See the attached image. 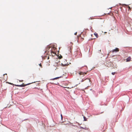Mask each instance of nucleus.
I'll return each mask as SVG.
<instances>
[{"instance_id":"1","label":"nucleus","mask_w":132,"mask_h":132,"mask_svg":"<svg viewBox=\"0 0 132 132\" xmlns=\"http://www.w3.org/2000/svg\"><path fill=\"white\" fill-rule=\"evenodd\" d=\"M55 49V48L54 47H53V48H51V50L50 51H48V52H50L51 53V55H52L53 56H54L56 54V53L54 51H53V49L54 50Z\"/></svg>"},{"instance_id":"2","label":"nucleus","mask_w":132,"mask_h":132,"mask_svg":"<svg viewBox=\"0 0 132 132\" xmlns=\"http://www.w3.org/2000/svg\"><path fill=\"white\" fill-rule=\"evenodd\" d=\"M33 83V82H32L31 83H28V84H26V85H24L23 84L21 85H15V86H18V87H24L27 85H30V84H31V83Z\"/></svg>"},{"instance_id":"3","label":"nucleus","mask_w":132,"mask_h":132,"mask_svg":"<svg viewBox=\"0 0 132 132\" xmlns=\"http://www.w3.org/2000/svg\"><path fill=\"white\" fill-rule=\"evenodd\" d=\"M84 81H85L87 83H89L90 82V80L89 78H86L84 80H83V79L81 81L82 82Z\"/></svg>"},{"instance_id":"4","label":"nucleus","mask_w":132,"mask_h":132,"mask_svg":"<svg viewBox=\"0 0 132 132\" xmlns=\"http://www.w3.org/2000/svg\"><path fill=\"white\" fill-rule=\"evenodd\" d=\"M3 78L5 80H6L7 79V74L6 73L5 74L3 75Z\"/></svg>"},{"instance_id":"5","label":"nucleus","mask_w":132,"mask_h":132,"mask_svg":"<svg viewBox=\"0 0 132 132\" xmlns=\"http://www.w3.org/2000/svg\"><path fill=\"white\" fill-rule=\"evenodd\" d=\"M119 50L118 48H116L115 49L113 50L112 51V52H118Z\"/></svg>"},{"instance_id":"6","label":"nucleus","mask_w":132,"mask_h":132,"mask_svg":"<svg viewBox=\"0 0 132 132\" xmlns=\"http://www.w3.org/2000/svg\"><path fill=\"white\" fill-rule=\"evenodd\" d=\"M87 72H79L78 73L80 75H85L87 74Z\"/></svg>"},{"instance_id":"7","label":"nucleus","mask_w":132,"mask_h":132,"mask_svg":"<svg viewBox=\"0 0 132 132\" xmlns=\"http://www.w3.org/2000/svg\"><path fill=\"white\" fill-rule=\"evenodd\" d=\"M131 59V57L130 56L129 57L126 59V62H128L130 61Z\"/></svg>"},{"instance_id":"8","label":"nucleus","mask_w":132,"mask_h":132,"mask_svg":"<svg viewBox=\"0 0 132 132\" xmlns=\"http://www.w3.org/2000/svg\"><path fill=\"white\" fill-rule=\"evenodd\" d=\"M94 35L97 38L98 37V34L96 33H94Z\"/></svg>"},{"instance_id":"9","label":"nucleus","mask_w":132,"mask_h":132,"mask_svg":"<svg viewBox=\"0 0 132 132\" xmlns=\"http://www.w3.org/2000/svg\"><path fill=\"white\" fill-rule=\"evenodd\" d=\"M59 78V77H56V78H54L53 79H51V80H54L55 79H57Z\"/></svg>"},{"instance_id":"10","label":"nucleus","mask_w":132,"mask_h":132,"mask_svg":"<svg viewBox=\"0 0 132 132\" xmlns=\"http://www.w3.org/2000/svg\"><path fill=\"white\" fill-rule=\"evenodd\" d=\"M72 47H70V53H71V51L72 50Z\"/></svg>"},{"instance_id":"11","label":"nucleus","mask_w":132,"mask_h":132,"mask_svg":"<svg viewBox=\"0 0 132 132\" xmlns=\"http://www.w3.org/2000/svg\"><path fill=\"white\" fill-rule=\"evenodd\" d=\"M84 121H86L87 120H86V118L84 116Z\"/></svg>"},{"instance_id":"12","label":"nucleus","mask_w":132,"mask_h":132,"mask_svg":"<svg viewBox=\"0 0 132 132\" xmlns=\"http://www.w3.org/2000/svg\"><path fill=\"white\" fill-rule=\"evenodd\" d=\"M112 75H114L115 74V72H112Z\"/></svg>"},{"instance_id":"13","label":"nucleus","mask_w":132,"mask_h":132,"mask_svg":"<svg viewBox=\"0 0 132 132\" xmlns=\"http://www.w3.org/2000/svg\"><path fill=\"white\" fill-rule=\"evenodd\" d=\"M93 19L92 18V17H90L89 19V20H91V19Z\"/></svg>"},{"instance_id":"14","label":"nucleus","mask_w":132,"mask_h":132,"mask_svg":"<svg viewBox=\"0 0 132 132\" xmlns=\"http://www.w3.org/2000/svg\"><path fill=\"white\" fill-rule=\"evenodd\" d=\"M51 47H48L47 48V49H48V50Z\"/></svg>"},{"instance_id":"15","label":"nucleus","mask_w":132,"mask_h":132,"mask_svg":"<svg viewBox=\"0 0 132 132\" xmlns=\"http://www.w3.org/2000/svg\"><path fill=\"white\" fill-rule=\"evenodd\" d=\"M39 65L40 67H41L42 68V65H41V64L40 63V64H39Z\"/></svg>"},{"instance_id":"16","label":"nucleus","mask_w":132,"mask_h":132,"mask_svg":"<svg viewBox=\"0 0 132 132\" xmlns=\"http://www.w3.org/2000/svg\"><path fill=\"white\" fill-rule=\"evenodd\" d=\"M61 119H62V118H63V117H62V114H61Z\"/></svg>"},{"instance_id":"17","label":"nucleus","mask_w":132,"mask_h":132,"mask_svg":"<svg viewBox=\"0 0 132 132\" xmlns=\"http://www.w3.org/2000/svg\"><path fill=\"white\" fill-rule=\"evenodd\" d=\"M77 32H76L74 34H75V35H77Z\"/></svg>"},{"instance_id":"18","label":"nucleus","mask_w":132,"mask_h":132,"mask_svg":"<svg viewBox=\"0 0 132 132\" xmlns=\"http://www.w3.org/2000/svg\"><path fill=\"white\" fill-rule=\"evenodd\" d=\"M130 22H131L132 23V20L130 21Z\"/></svg>"},{"instance_id":"19","label":"nucleus","mask_w":132,"mask_h":132,"mask_svg":"<svg viewBox=\"0 0 132 132\" xmlns=\"http://www.w3.org/2000/svg\"><path fill=\"white\" fill-rule=\"evenodd\" d=\"M82 40H83L84 39L83 38H82Z\"/></svg>"},{"instance_id":"20","label":"nucleus","mask_w":132,"mask_h":132,"mask_svg":"<svg viewBox=\"0 0 132 132\" xmlns=\"http://www.w3.org/2000/svg\"><path fill=\"white\" fill-rule=\"evenodd\" d=\"M49 59V57H48V58L47 59Z\"/></svg>"},{"instance_id":"21","label":"nucleus","mask_w":132,"mask_h":132,"mask_svg":"<svg viewBox=\"0 0 132 132\" xmlns=\"http://www.w3.org/2000/svg\"><path fill=\"white\" fill-rule=\"evenodd\" d=\"M85 67H87L86 66H85Z\"/></svg>"},{"instance_id":"22","label":"nucleus","mask_w":132,"mask_h":132,"mask_svg":"<svg viewBox=\"0 0 132 132\" xmlns=\"http://www.w3.org/2000/svg\"><path fill=\"white\" fill-rule=\"evenodd\" d=\"M56 68H56V69H55V70H56Z\"/></svg>"},{"instance_id":"23","label":"nucleus","mask_w":132,"mask_h":132,"mask_svg":"<svg viewBox=\"0 0 132 132\" xmlns=\"http://www.w3.org/2000/svg\"><path fill=\"white\" fill-rule=\"evenodd\" d=\"M65 65H67V64H65Z\"/></svg>"}]
</instances>
